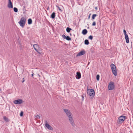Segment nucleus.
<instances>
[{
    "label": "nucleus",
    "mask_w": 133,
    "mask_h": 133,
    "mask_svg": "<svg viewBox=\"0 0 133 133\" xmlns=\"http://www.w3.org/2000/svg\"><path fill=\"white\" fill-rule=\"evenodd\" d=\"M63 110L68 117L71 124L74 126V123L72 118V114L70 112L69 110L67 109H64Z\"/></svg>",
    "instance_id": "1"
},
{
    "label": "nucleus",
    "mask_w": 133,
    "mask_h": 133,
    "mask_svg": "<svg viewBox=\"0 0 133 133\" xmlns=\"http://www.w3.org/2000/svg\"><path fill=\"white\" fill-rule=\"evenodd\" d=\"M26 21L25 18L23 17L21 18L20 21L18 22V23L21 27L23 28L25 26Z\"/></svg>",
    "instance_id": "2"
},
{
    "label": "nucleus",
    "mask_w": 133,
    "mask_h": 133,
    "mask_svg": "<svg viewBox=\"0 0 133 133\" xmlns=\"http://www.w3.org/2000/svg\"><path fill=\"white\" fill-rule=\"evenodd\" d=\"M112 72L114 75L116 76L117 75V72L115 65L113 64H111L110 65Z\"/></svg>",
    "instance_id": "3"
},
{
    "label": "nucleus",
    "mask_w": 133,
    "mask_h": 133,
    "mask_svg": "<svg viewBox=\"0 0 133 133\" xmlns=\"http://www.w3.org/2000/svg\"><path fill=\"white\" fill-rule=\"evenodd\" d=\"M88 94L90 96L94 97L95 95V92L92 89H90L87 91Z\"/></svg>",
    "instance_id": "4"
},
{
    "label": "nucleus",
    "mask_w": 133,
    "mask_h": 133,
    "mask_svg": "<svg viewBox=\"0 0 133 133\" xmlns=\"http://www.w3.org/2000/svg\"><path fill=\"white\" fill-rule=\"evenodd\" d=\"M126 116H121L118 118V123H122L126 119Z\"/></svg>",
    "instance_id": "5"
},
{
    "label": "nucleus",
    "mask_w": 133,
    "mask_h": 133,
    "mask_svg": "<svg viewBox=\"0 0 133 133\" xmlns=\"http://www.w3.org/2000/svg\"><path fill=\"white\" fill-rule=\"evenodd\" d=\"M115 85L114 83L113 82H110L108 86V89L109 90H111L114 88Z\"/></svg>",
    "instance_id": "6"
},
{
    "label": "nucleus",
    "mask_w": 133,
    "mask_h": 133,
    "mask_svg": "<svg viewBox=\"0 0 133 133\" xmlns=\"http://www.w3.org/2000/svg\"><path fill=\"white\" fill-rule=\"evenodd\" d=\"M34 49L39 54H41L39 52V51L41 50V48L39 47V45L37 44H35L33 45Z\"/></svg>",
    "instance_id": "7"
},
{
    "label": "nucleus",
    "mask_w": 133,
    "mask_h": 133,
    "mask_svg": "<svg viewBox=\"0 0 133 133\" xmlns=\"http://www.w3.org/2000/svg\"><path fill=\"white\" fill-rule=\"evenodd\" d=\"M14 103L15 104H21L23 102V100L21 99L15 100L13 101Z\"/></svg>",
    "instance_id": "8"
},
{
    "label": "nucleus",
    "mask_w": 133,
    "mask_h": 133,
    "mask_svg": "<svg viewBox=\"0 0 133 133\" xmlns=\"http://www.w3.org/2000/svg\"><path fill=\"white\" fill-rule=\"evenodd\" d=\"M45 125L48 129L51 130H53L52 128L49 124L48 123L47 121L45 122Z\"/></svg>",
    "instance_id": "9"
},
{
    "label": "nucleus",
    "mask_w": 133,
    "mask_h": 133,
    "mask_svg": "<svg viewBox=\"0 0 133 133\" xmlns=\"http://www.w3.org/2000/svg\"><path fill=\"white\" fill-rule=\"evenodd\" d=\"M62 37L65 39H66L68 41H71V38L68 36H67L66 37L64 34L62 36Z\"/></svg>",
    "instance_id": "10"
},
{
    "label": "nucleus",
    "mask_w": 133,
    "mask_h": 133,
    "mask_svg": "<svg viewBox=\"0 0 133 133\" xmlns=\"http://www.w3.org/2000/svg\"><path fill=\"white\" fill-rule=\"evenodd\" d=\"M9 3L8 4V7L9 8H13L11 0H8Z\"/></svg>",
    "instance_id": "11"
},
{
    "label": "nucleus",
    "mask_w": 133,
    "mask_h": 133,
    "mask_svg": "<svg viewBox=\"0 0 133 133\" xmlns=\"http://www.w3.org/2000/svg\"><path fill=\"white\" fill-rule=\"evenodd\" d=\"M85 54L84 51H82L79 52L77 55V56H79L84 55Z\"/></svg>",
    "instance_id": "12"
},
{
    "label": "nucleus",
    "mask_w": 133,
    "mask_h": 133,
    "mask_svg": "<svg viewBox=\"0 0 133 133\" xmlns=\"http://www.w3.org/2000/svg\"><path fill=\"white\" fill-rule=\"evenodd\" d=\"M77 76L76 78L77 79H79L81 77V74L79 72H77Z\"/></svg>",
    "instance_id": "13"
},
{
    "label": "nucleus",
    "mask_w": 133,
    "mask_h": 133,
    "mask_svg": "<svg viewBox=\"0 0 133 133\" xmlns=\"http://www.w3.org/2000/svg\"><path fill=\"white\" fill-rule=\"evenodd\" d=\"M125 36L126 43H128L129 42V37L128 35H126Z\"/></svg>",
    "instance_id": "14"
},
{
    "label": "nucleus",
    "mask_w": 133,
    "mask_h": 133,
    "mask_svg": "<svg viewBox=\"0 0 133 133\" xmlns=\"http://www.w3.org/2000/svg\"><path fill=\"white\" fill-rule=\"evenodd\" d=\"M87 32V31L86 29H84L82 31V34L84 35H85Z\"/></svg>",
    "instance_id": "15"
},
{
    "label": "nucleus",
    "mask_w": 133,
    "mask_h": 133,
    "mask_svg": "<svg viewBox=\"0 0 133 133\" xmlns=\"http://www.w3.org/2000/svg\"><path fill=\"white\" fill-rule=\"evenodd\" d=\"M32 21L31 19H29L28 20V23L29 24H30L32 23Z\"/></svg>",
    "instance_id": "16"
},
{
    "label": "nucleus",
    "mask_w": 133,
    "mask_h": 133,
    "mask_svg": "<svg viewBox=\"0 0 133 133\" xmlns=\"http://www.w3.org/2000/svg\"><path fill=\"white\" fill-rule=\"evenodd\" d=\"M55 13L54 12L52 13L51 15V18H54L55 17Z\"/></svg>",
    "instance_id": "17"
},
{
    "label": "nucleus",
    "mask_w": 133,
    "mask_h": 133,
    "mask_svg": "<svg viewBox=\"0 0 133 133\" xmlns=\"http://www.w3.org/2000/svg\"><path fill=\"white\" fill-rule=\"evenodd\" d=\"M84 43L86 45H88L89 43L88 40L87 39H85L84 41Z\"/></svg>",
    "instance_id": "18"
},
{
    "label": "nucleus",
    "mask_w": 133,
    "mask_h": 133,
    "mask_svg": "<svg viewBox=\"0 0 133 133\" xmlns=\"http://www.w3.org/2000/svg\"><path fill=\"white\" fill-rule=\"evenodd\" d=\"M97 15L96 14H94L92 16V19H95V18L96 17Z\"/></svg>",
    "instance_id": "19"
},
{
    "label": "nucleus",
    "mask_w": 133,
    "mask_h": 133,
    "mask_svg": "<svg viewBox=\"0 0 133 133\" xmlns=\"http://www.w3.org/2000/svg\"><path fill=\"white\" fill-rule=\"evenodd\" d=\"M71 30V29L69 28L68 27L66 29V31L68 32H69Z\"/></svg>",
    "instance_id": "20"
},
{
    "label": "nucleus",
    "mask_w": 133,
    "mask_h": 133,
    "mask_svg": "<svg viewBox=\"0 0 133 133\" xmlns=\"http://www.w3.org/2000/svg\"><path fill=\"white\" fill-rule=\"evenodd\" d=\"M3 118L7 122L9 120H8V118H7L6 117L4 116L3 117Z\"/></svg>",
    "instance_id": "21"
},
{
    "label": "nucleus",
    "mask_w": 133,
    "mask_h": 133,
    "mask_svg": "<svg viewBox=\"0 0 133 133\" xmlns=\"http://www.w3.org/2000/svg\"><path fill=\"white\" fill-rule=\"evenodd\" d=\"M100 76L99 75H97L96 77V79L98 81L99 80Z\"/></svg>",
    "instance_id": "22"
},
{
    "label": "nucleus",
    "mask_w": 133,
    "mask_h": 133,
    "mask_svg": "<svg viewBox=\"0 0 133 133\" xmlns=\"http://www.w3.org/2000/svg\"><path fill=\"white\" fill-rule=\"evenodd\" d=\"M14 10L15 12H17L18 11V9L17 8H14Z\"/></svg>",
    "instance_id": "23"
},
{
    "label": "nucleus",
    "mask_w": 133,
    "mask_h": 133,
    "mask_svg": "<svg viewBox=\"0 0 133 133\" xmlns=\"http://www.w3.org/2000/svg\"><path fill=\"white\" fill-rule=\"evenodd\" d=\"M88 38L91 40H92L93 39V36H92L90 35L89 36Z\"/></svg>",
    "instance_id": "24"
},
{
    "label": "nucleus",
    "mask_w": 133,
    "mask_h": 133,
    "mask_svg": "<svg viewBox=\"0 0 133 133\" xmlns=\"http://www.w3.org/2000/svg\"><path fill=\"white\" fill-rule=\"evenodd\" d=\"M23 111H22L20 113V115L21 116H22L23 115Z\"/></svg>",
    "instance_id": "25"
},
{
    "label": "nucleus",
    "mask_w": 133,
    "mask_h": 133,
    "mask_svg": "<svg viewBox=\"0 0 133 133\" xmlns=\"http://www.w3.org/2000/svg\"><path fill=\"white\" fill-rule=\"evenodd\" d=\"M123 32H124V34L125 35H125H127L126 34V31H125V30L124 29L123 30Z\"/></svg>",
    "instance_id": "26"
},
{
    "label": "nucleus",
    "mask_w": 133,
    "mask_h": 133,
    "mask_svg": "<svg viewBox=\"0 0 133 133\" xmlns=\"http://www.w3.org/2000/svg\"><path fill=\"white\" fill-rule=\"evenodd\" d=\"M96 24L95 22H93L92 25V26H95L96 25Z\"/></svg>",
    "instance_id": "27"
},
{
    "label": "nucleus",
    "mask_w": 133,
    "mask_h": 133,
    "mask_svg": "<svg viewBox=\"0 0 133 133\" xmlns=\"http://www.w3.org/2000/svg\"><path fill=\"white\" fill-rule=\"evenodd\" d=\"M36 117L37 118H38V119H39L40 118V117L38 115H37L36 116Z\"/></svg>",
    "instance_id": "28"
},
{
    "label": "nucleus",
    "mask_w": 133,
    "mask_h": 133,
    "mask_svg": "<svg viewBox=\"0 0 133 133\" xmlns=\"http://www.w3.org/2000/svg\"><path fill=\"white\" fill-rule=\"evenodd\" d=\"M58 9L61 11L62 10L60 9V7L58 6H57Z\"/></svg>",
    "instance_id": "29"
},
{
    "label": "nucleus",
    "mask_w": 133,
    "mask_h": 133,
    "mask_svg": "<svg viewBox=\"0 0 133 133\" xmlns=\"http://www.w3.org/2000/svg\"><path fill=\"white\" fill-rule=\"evenodd\" d=\"M34 75V73H33L31 74V76L33 77Z\"/></svg>",
    "instance_id": "30"
},
{
    "label": "nucleus",
    "mask_w": 133,
    "mask_h": 133,
    "mask_svg": "<svg viewBox=\"0 0 133 133\" xmlns=\"http://www.w3.org/2000/svg\"><path fill=\"white\" fill-rule=\"evenodd\" d=\"M90 14L89 17H88V18L89 19L90 18Z\"/></svg>",
    "instance_id": "31"
},
{
    "label": "nucleus",
    "mask_w": 133,
    "mask_h": 133,
    "mask_svg": "<svg viewBox=\"0 0 133 133\" xmlns=\"http://www.w3.org/2000/svg\"><path fill=\"white\" fill-rule=\"evenodd\" d=\"M23 81H22V83H23V82H24V78H23Z\"/></svg>",
    "instance_id": "32"
},
{
    "label": "nucleus",
    "mask_w": 133,
    "mask_h": 133,
    "mask_svg": "<svg viewBox=\"0 0 133 133\" xmlns=\"http://www.w3.org/2000/svg\"><path fill=\"white\" fill-rule=\"evenodd\" d=\"M95 8V9H96V10L97 9V7H96V8Z\"/></svg>",
    "instance_id": "33"
},
{
    "label": "nucleus",
    "mask_w": 133,
    "mask_h": 133,
    "mask_svg": "<svg viewBox=\"0 0 133 133\" xmlns=\"http://www.w3.org/2000/svg\"><path fill=\"white\" fill-rule=\"evenodd\" d=\"M1 90V89L0 88V91Z\"/></svg>",
    "instance_id": "34"
},
{
    "label": "nucleus",
    "mask_w": 133,
    "mask_h": 133,
    "mask_svg": "<svg viewBox=\"0 0 133 133\" xmlns=\"http://www.w3.org/2000/svg\"><path fill=\"white\" fill-rule=\"evenodd\" d=\"M89 63V62L88 64Z\"/></svg>",
    "instance_id": "35"
}]
</instances>
